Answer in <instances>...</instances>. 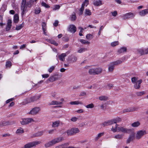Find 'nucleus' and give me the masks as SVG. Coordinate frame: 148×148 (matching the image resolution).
Masks as SVG:
<instances>
[{
	"label": "nucleus",
	"mask_w": 148,
	"mask_h": 148,
	"mask_svg": "<svg viewBox=\"0 0 148 148\" xmlns=\"http://www.w3.org/2000/svg\"><path fill=\"white\" fill-rule=\"evenodd\" d=\"M129 130L123 127H120L118 128V132H121L123 133H127Z\"/></svg>",
	"instance_id": "dca6fc26"
},
{
	"label": "nucleus",
	"mask_w": 148,
	"mask_h": 148,
	"mask_svg": "<svg viewBox=\"0 0 148 148\" xmlns=\"http://www.w3.org/2000/svg\"><path fill=\"white\" fill-rule=\"evenodd\" d=\"M88 73L90 75H96L95 68H92L89 69Z\"/></svg>",
	"instance_id": "c85d7f7f"
},
{
	"label": "nucleus",
	"mask_w": 148,
	"mask_h": 148,
	"mask_svg": "<svg viewBox=\"0 0 148 148\" xmlns=\"http://www.w3.org/2000/svg\"><path fill=\"white\" fill-rule=\"evenodd\" d=\"M62 103V102H59L56 101H53L49 103V105H60Z\"/></svg>",
	"instance_id": "412c9836"
},
{
	"label": "nucleus",
	"mask_w": 148,
	"mask_h": 148,
	"mask_svg": "<svg viewBox=\"0 0 148 148\" xmlns=\"http://www.w3.org/2000/svg\"><path fill=\"white\" fill-rule=\"evenodd\" d=\"M48 42H50L52 44H53L56 46H57L58 44L54 40L52 39H48L47 40Z\"/></svg>",
	"instance_id": "79ce46f5"
},
{
	"label": "nucleus",
	"mask_w": 148,
	"mask_h": 148,
	"mask_svg": "<svg viewBox=\"0 0 148 148\" xmlns=\"http://www.w3.org/2000/svg\"><path fill=\"white\" fill-rule=\"evenodd\" d=\"M77 119V118L75 117H72L71 119V120L73 122L76 121Z\"/></svg>",
	"instance_id": "0e129e2a"
},
{
	"label": "nucleus",
	"mask_w": 148,
	"mask_h": 148,
	"mask_svg": "<svg viewBox=\"0 0 148 148\" xmlns=\"http://www.w3.org/2000/svg\"><path fill=\"white\" fill-rule=\"evenodd\" d=\"M40 110L39 107H35L32 108L28 113L29 114L34 115L37 114Z\"/></svg>",
	"instance_id": "6e6552de"
},
{
	"label": "nucleus",
	"mask_w": 148,
	"mask_h": 148,
	"mask_svg": "<svg viewBox=\"0 0 148 148\" xmlns=\"http://www.w3.org/2000/svg\"><path fill=\"white\" fill-rule=\"evenodd\" d=\"M79 41L82 44L84 45L89 44L90 42L88 41L83 39H79Z\"/></svg>",
	"instance_id": "cd10ccee"
},
{
	"label": "nucleus",
	"mask_w": 148,
	"mask_h": 148,
	"mask_svg": "<svg viewBox=\"0 0 148 148\" xmlns=\"http://www.w3.org/2000/svg\"><path fill=\"white\" fill-rule=\"evenodd\" d=\"M145 94V92L143 91L141 92H136V94L138 96H140L143 95Z\"/></svg>",
	"instance_id": "603ef678"
},
{
	"label": "nucleus",
	"mask_w": 148,
	"mask_h": 148,
	"mask_svg": "<svg viewBox=\"0 0 148 148\" xmlns=\"http://www.w3.org/2000/svg\"><path fill=\"white\" fill-rule=\"evenodd\" d=\"M99 99L101 101H106L108 100V97L105 95H101L98 97Z\"/></svg>",
	"instance_id": "2eb2a0df"
},
{
	"label": "nucleus",
	"mask_w": 148,
	"mask_h": 148,
	"mask_svg": "<svg viewBox=\"0 0 148 148\" xmlns=\"http://www.w3.org/2000/svg\"><path fill=\"white\" fill-rule=\"evenodd\" d=\"M12 21L11 20L9 19L8 21L7 25L5 28V30L7 31H9L11 28L12 26Z\"/></svg>",
	"instance_id": "ddd939ff"
},
{
	"label": "nucleus",
	"mask_w": 148,
	"mask_h": 148,
	"mask_svg": "<svg viewBox=\"0 0 148 148\" xmlns=\"http://www.w3.org/2000/svg\"><path fill=\"white\" fill-rule=\"evenodd\" d=\"M77 60V57L75 56H73L69 58V60L71 62L73 63L76 62Z\"/></svg>",
	"instance_id": "6ab92c4d"
},
{
	"label": "nucleus",
	"mask_w": 148,
	"mask_h": 148,
	"mask_svg": "<svg viewBox=\"0 0 148 148\" xmlns=\"http://www.w3.org/2000/svg\"><path fill=\"white\" fill-rule=\"evenodd\" d=\"M34 122V120L32 118L22 119L20 121V123L22 125L27 124Z\"/></svg>",
	"instance_id": "423d86ee"
},
{
	"label": "nucleus",
	"mask_w": 148,
	"mask_h": 148,
	"mask_svg": "<svg viewBox=\"0 0 148 148\" xmlns=\"http://www.w3.org/2000/svg\"><path fill=\"white\" fill-rule=\"evenodd\" d=\"M40 143L39 141H35L31 142L25 144L24 147L21 148H31Z\"/></svg>",
	"instance_id": "39448f33"
},
{
	"label": "nucleus",
	"mask_w": 148,
	"mask_h": 148,
	"mask_svg": "<svg viewBox=\"0 0 148 148\" xmlns=\"http://www.w3.org/2000/svg\"><path fill=\"white\" fill-rule=\"evenodd\" d=\"M123 62V61H122L121 60H118L116 61H115L114 62H112V63L114 66H117L120 64H121Z\"/></svg>",
	"instance_id": "5701e85b"
},
{
	"label": "nucleus",
	"mask_w": 148,
	"mask_h": 148,
	"mask_svg": "<svg viewBox=\"0 0 148 148\" xmlns=\"http://www.w3.org/2000/svg\"><path fill=\"white\" fill-rule=\"evenodd\" d=\"M69 144L68 143H66L56 146L55 148H79V147L69 146Z\"/></svg>",
	"instance_id": "0eeeda50"
},
{
	"label": "nucleus",
	"mask_w": 148,
	"mask_h": 148,
	"mask_svg": "<svg viewBox=\"0 0 148 148\" xmlns=\"http://www.w3.org/2000/svg\"><path fill=\"white\" fill-rule=\"evenodd\" d=\"M24 26V23L23 22L22 24L17 26L16 27V29L17 30H18L21 29Z\"/></svg>",
	"instance_id": "ea45409f"
},
{
	"label": "nucleus",
	"mask_w": 148,
	"mask_h": 148,
	"mask_svg": "<svg viewBox=\"0 0 148 148\" xmlns=\"http://www.w3.org/2000/svg\"><path fill=\"white\" fill-rule=\"evenodd\" d=\"M12 64L10 61H7L6 63V66L7 67H10L11 66Z\"/></svg>",
	"instance_id": "bf43d9fd"
},
{
	"label": "nucleus",
	"mask_w": 148,
	"mask_h": 148,
	"mask_svg": "<svg viewBox=\"0 0 148 148\" xmlns=\"http://www.w3.org/2000/svg\"><path fill=\"white\" fill-rule=\"evenodd\" d=\"M84 14L86 16H89L91 15L92 13L89 10L86 9L84 11Z\"/></svg>",
	"instance_id": "72a5a7b5"
},
{
	"label": "nucleus",
	"mask_w": 148,
	"mask_h": 148,
	"mask_svg": "<svg viewBox=\"0 0 148 148\" xmlns=\"http://www.w3.org/2000/svg\"><path fill=\"white\" fill-rule=\"evenodd\" d=\"M121 121V119L120 118L118 117L110 120V121L109 122V123H110V124H111V125H112L114 123H116V124L117 123H118Z\"/></svg>",
	"instance_id": "9d476101"
},
{
	"label": "nucleus",
	"mask_w": 148,
	"mask_h": 148,
	"mask_svg": "<svg viewBox=\"0 0 148 148\" xmlns=\"http://www.w3.org/2000/svg\"><path fill=\"white\" fill-rule=\"evenodd\" d=\"M79 132V130L77 128H73L70 130H68L67 133L68 136H72L75 135Z\"/></svg>",
	"instance_id": "20e7f679"
},
{
	"label": "nucleus",
	"mask_w": 148,
	"mask_h": 148,
	"mask_svg": "<svg viewBox=\"0 0 148 148\" xmlns=\"http://www.w3.org/2000/svg\"><path fill=\"white\" fill-rule=\"evenodd\" d=\"M112 15L114 16H115L117 15V13L116 11H114V12H111Z\"/></svg>",
	"instance_id": "69168bd1"
},
{
	"label": "nucleus",
	"mask_w": 148,
	"mask_h": 148,
	"mask_svg": "<svg viewBox=\"0 0 148 148\" xmlns=\"http://www.w3.org/2000/svg\"><path fill=\"white\" fill-rule=\"evenodd\" d=\"M137 53L141 55H144L143 53V49H139L137 50Z\"/></svg>",
	"instance_id": "a18cd8bd"
},
{
	"label": "nucleus",
	"mask_w": 148,
	"mask_h": 148,
	"mask_svg": "<svg viewBox=\"0 0 148 148\" xmlns=\"http://www.w3.org/2000/svg\"><path fill=\"white\" fill-rule=\"evenodd\" d=\"M77 17L75 13H73L72 14L70 17V20L72 21H74L76 19Z\"/></svg>",
	"instance_id": "473e14b6"
},
{
	"label": "nucleus",
	"mask_w": 148,
	"mask_h": 148,
	"mask_svg": "<svg viewBox=\"0 0 148 148\" xmlns=\"http://www.w3.org/2000/svg\"><path fill=\"white\" fill-rule=\"evenodd\" d=\"M62 139V137H58L55 138L51 140L46 143L45 146L46 148H48L52 146L55 144L61 141Z\"/></svg>",
	"instance_id": "f03ea898"
},
{
	"label": "nucleus",
	"mask_w": 148,
	"mask_h": 148,
	"mask_svg": "<svg viewBox=\"0 0 148 148\" xmlns=\"http://www.w3.org/2000/svg\"><path fill=\"white\" fill-rule=\"evenodd\" d=\"M41 5L42 6L46 8H49L50 7V6L48 4H47L43 2L41 3Z\"/></svg>",
	"instance_id": "4d7b16f0"
},
{
	"label": "nucleus",
	"mask_w": 148,
	"mask_h": 148,
	"mask_svg": "<svg viewBox=\"0 0 148 148\" xmlns=\"http://www.w3.org/2000/svg\"><path fill=\"white\" fill-rule=\"evenodd\" d=\"M69 31L71 32L74 33L76 31V27L73 25H70L69 27Z\"/></svg>",
	"instance_id": "4468645a"
},
{
	"label": "nucleus",
	"mask_w": 148,
	"mask_h": 148,
	"mask_svg": "<svg viewBox=\"0 0 148 148\" xmlns=\"http://www.w3.org/2000/svg\"><path fill=\"white\" fill-rule=\"evenodd\" d=\"M114 69V66L112 62L108 65V70L109 72H112Z\"/></svg>",
	"instance_id": "a878e982"
},
{
	"label": "nucleus",
	"mask_w": 148,
	"mask_h": 148,
	"mask_svg": "<svg viewBox=\"0 0 148 148\" xmlns=\"http://www.w3.org/2000/svg\"><path fill=\"white\" fill-rule=\"evenodd\" d=\"M58 23H59V22L58 21H57V20L55 21V22L53 24L54 26L55 27H57L58 25Z\"/></svg>",
	"instance_id": "774afa93"
},
{
	"label": "nucleus",
	"mask_w": 148,
	"mask_h": 148,
	"mask_svg": "<svg viewBox=\"0 0 148 148\" xmlns=\"http://www.w3.org/2000/svg\"><path fill=\"white\" fill-rule=\"evenodd\" d=\"M119 125L116 124L114 126H112L111 129V130L113 132H118V128H119L120 127H118Z\"/></svg>",
	"instance_id": "aec40b11"
},
{
	"label": "nucleus",
	"mask_w": 148,
	"mask_h": 148,
	"mask_svg": "<svg viewBox=\"0 0 148 148\" xmlns=\"http://www.w3.org/2000/svg\"><path fill=\"white\" fill-rule=\"evenodd\" d=\"M93 4L94 5L97 6H99L102 4L101 1L100 0H94Z\"/></svg>",
	"instance_id": "f3484780"
},
{
	"label": "nucleus",
	"mask_w": 148,
	"mask_h": 148,
	"mask_svg": "<svg viewBox=\"0 0 148 148\" xmlns=\"http://www.w3.org/2000/svg\"><path fill=\"white\" fill-rule=\"evenodd\" d=\"M19 20V17L18 14H16L14 17V21L15 23H17Z\"/></svg>",
	"instance_id": "2f4dec72"
},
{
	"label": "nucleus",
	"mask_w": 148,
	"mask_h": 148,
	"mask_svg": "<svg viewBox=\"0 0 148 148\" xmlns=\"http://www.w3.org/2000/svg\"><path fill=\"white\" fill-rule=\"evenodd\" d=\"M110 121V120L108 121L107 122H104L103 123H102L101 124L102 126L105 127L106 126H107L108 125H111V124H110V123H109V122Z\"/></svg>",
	"instance_id": "de8ad7c7"
},
{
	"label": "nucleus",
	"mask_w": 148,
	"mask_h": 148,
	"mask_svg": "<svg viewBox=\"0 0 148 148\" xmlns=\"http://www.w3.org/2000/svg\"><path fill=\"white\" fill-rule=\"evenodd\" d=\"M93 38V35L90 34H88L86 36V38L88 40H90Z\"/></svg>",
	"instance_id": "49530a36"
},
{
	"label": "nucleus",
	"mask_w": 148,
	"mask_h": 148,
	"mask_svg": "<svg viewBox=\"0 0 148 148\" xmlns=\"http://www.w3.org/2000/svg\"><path fill=\"white\" fill-rule=\"evenodd\" d=\"M140 123L139 121L135 122L131 124V126L134 127H137L140 125Z\"/></svg>",
	"instance_id": "7c9ffc66"
},
{
	"label": "nucleus",
	"mask_w": 148,
	"mask_h": 148,
	"mask_svg": "<svg viewBox=\"0 0 148 148\" xmlns=\"http://www.w3.org/2000/svg\"><path fill=\"white\" fill-rule=\"evenodd\" d=\"M86 95V92H80L79 96H84Z\"/></svg>",
	"instance_id": "338daca9"
},
{
	"label": "nucleus",
	"mask_w": 148,
	"mask_h": 148,
	"mask_svg": "<svg viewBox=\"0 0 148 148\" xmlns=\"http://www.w3.org/2000/svg\"><path fill=\"white\" fill-rule=\"evenodd\" d=\"M123 134H117L114 136L113 138L119 140H121L123 138Z\"/></svg>",
	"instance_id": "393cba45"
},
{
	"label": "nucleus",
	"mask_w": 148,
	"mask_h": 148,
	"mask_svg": "<svg viewBox=\"0 0 148 148\" xmlns=\"http://www.w3.org/2000/svg\"><path fill=\"white\" fill-rule=\"evenodd\" d=\"M55 68V66H52L48 69V71L50 73H51L54 70Z\"/></svg>",
	"instance_id": "052dcab7"
},
{
	"label": "nucleus",
	"mask_w": 148,
	"mask_h": 148,
	"mask_svg": "<svg viewBox=\"0 0 148 148\" xmlns=\"http://www.w3.org/2000/svg\"><path fill=\"white\" fill-rule=\"evenodd\" d=\"M2 20H3V18L2 17H1V22L0 23V26H1V27H3V26H4L5 25V24L4 23H3Z\"/></svg>",
	"instance_id": "e2e57ef3"
},
{
	"label": "nucleus",
	"mask_w": 148,
	"mask_h": 148,
	"mask_svg": "<svg viewBox=\"0 0 148 148\" xmlns=\"http://www.w3.org/2000/svg\"><path fill=\"white\" fill-rule=\"evenodd\" d=\"M24 132L23 129L21 127H20L17 130L16 133L17 134H20L23 133Z\"/></svg>",
	"instance_id": "f704fd0d"
},
{
	"label": "nucleus",
	"mask_w": 148,
	"mask_h": 148,
	"mask_svg": "<svg viewBox=\"0 0 148 148\" xmlns=\"http://www.w3.org/2000/svg\"><path fill=\"white\" fill-rule=\"evenodd\" d=\"M127 50V48L125 47H122L120 48L118 50V52L120 53L126 52Z\"/></svg>",
	"instance_id": "c9c22d12"
},
{
	"label": "nucleus",
	"mask_w": 148,
	"mask_h": 148,
	"mask_svg": "<svg viewBox=\"0 0 148 148\" xmlns=\"http://www.w3.org/2000/svg\"><path fill=\"white\" fill-rule=\"evenodd\" d=\"M10 124V123L9 121H4L0 123V126L2 127L9 125Z\"/></svg>",
	"instance_id": "bb28decb"
},
{
	"label": "nucleus",
	"mask_w": 148,
	"mask_h": 148,
	"mask_svg": "<svg viewBox=\"0 0 148 148\" xmlns=\"http://www.w3.org/2000/svg\"><path fill=\"white\" fill-rule=\"evenodd\" d=\"M84 9V7L82 6L80 8L79 12V15H81L82 14Z\"/></svg>",
	"instance_id": "5fc2aeb1"
},
{
	"label": "nucleus",
	"mask_w": 148,
	"mask_h": 148,
	"mask_svg": "<svg viewBox=\"0 0 148 148\" xmlns=\"http://www.w3.org/2000/svg\"><path fill=\"white\" fill-rule=\"evenodd\" d=\"M29 5H30V7L32 5H30L29 2L26 3V0H22L21 5V9L22 11L21 15L23 16L27 11V7H29Z\"/></svg>",
	"instance_id": "f257e3e1"
},
{
	"label": "nucleus",
	"mask_w": 148,
	"mask_h": 148,
	"mask_svg": "<svg viewBox=\"0 0 148 148\" xmlns=\"http://www.w3.org/2000/svg\"><path fill=\"white\" fill-rule=\"evenodd\" d=\"M135 14L131 12H129L122 15L121 17L124 20L133 18Z\"/></svg>",
	"instance_id": "7ed1b4c3"
},
{
	"label": "nucleus",
	"mask_w": 148,
	"mask_h": 148,
	"mask_svg": "<svg viewBox=\"0 0 148 148\" xmlns=\"http://www.w3.org/2000/svg\"><path fill=\"white\" fill-rule=\"evenodd\" d=\"M146 134V132L145 130H140L137 132L136 136V139H139L143 136Z\"/></svg>",
	"instance_id": "1a4fd4ad"
},
{
	"label": "nucleus",
	"mask_w": 148,
	"mask_h": 148,
	"mask_svg": "<svg viewBox=\"0 0 148 148\" xmlns=\"http://www.w3.org/2000/svg\"><path fill=\"white\" fill-rule=\"evenodd\" d=\"M66 53H62L61 55L58 56L59 59L62 61H64V60L65 57L66 56Z\"/></svg>",
	"instance_id": "b1692460"
},
{
	"label": "nucleus",
	"mask_w": 148,
	"mask_h": 148,
	"mask_svg": "<svg viewBox=\"0 0 148 148\" xmlns=\"http://www.w3.org/2000/svg\"><path fill=\"white\" fill-rule=\"evenodd\" d=\"M41 11L40 8H36L34 10V13L35 14H39Z\"/></svg>",
	"instance_id": "c03bdc74"
},
{
	"label": "nucleus",
	"mask_w": 148,
	"mask_h": 148,
	"mask_svg": "<svg viewBox=\"0 0 148 148\" xmlns=\"http://www.w3.org/2000/svg\"><path fill=\"white\" fill-rule=\"evenodd\" d=\"M104 134V132H102L98 134L97 136L95 138V140H98L99 138L101 137V136H103Z\"/></svg>",
	"instance_id": "58836bf2"
},
{
	"label": "nucleus",
	"mask_w": 148,
	"mask_h": 148,
	"mask_svg": "<svg viewBox=\"0 0 148 148\" xmlns=\"http://www.w3.org/2000/svg\"><path fill=\"white\" fill-rule=\"evenodd\" d=\"M49 80L50 82H53L55 81L58 79L57 77H56L54 76H51L49 79Z\"/></svg>",
	"instance_id": "a19ab883"
},
{
	"label": "nucleus",
	"mask_w": 148,
	"mask_h": 148,
	"mask_svg": "<svg viewBox=\"0 0 148 148\" xmlns=\"http://www.w3.org/2000/svg\"><path fill=\"white\" fill-rule=\"evenodd\" d=\"M85 107L88 108H92L94 107V105L91 103L85 106Z\"/></svg>",
	"instance_id": "6e6d98bb"
},
{
	"label": "nucleus",
	"mask_w": 148,
	"mask_h": 148,
	"mask_svg": "<svg viewBox=\"0 0 148 148\" xmlns=\"http://www.w3.org/2000/svg\"><path fill=\"white\" fill-rule=\"evenodd\" d=\"M143 53L144 55L148 54V48L143 49Z\"/></svg>",
	"instance_id": "680f3d73"
},
{
	"label": "nucleus",
	"mask_w": 148,
	"mask_h": 148,
	"mask_svg": "<svg viewBox=\"0 0 148 148\" xmlns=\"http://www.w3.org/2000/svg\"><path fill=\"white\" fill-rule=\"evenodd\" d=\"M134 134H132L129 136V138L126 140L127 143H129L130 142L132 141L134 139Z\"/></svg>",
	"instance_id": "4be33fe9"
},
{
	"label": "nucleus",
	"mask_w": 148,
	"mask_h": 148,
	"mask_svg": "<svg viewBox=\"0 0 148 148\" xmlns=\"http://www.w3.org/2000/svg\"><path fill=\"white\" fill-rule=\"evenodd\" d=\"M148 13V10L145 9L140 11L139 12V15L141 16H144Z\"/></svg>",
	"instance_id": "a211bd4d"
},
{
	"label": "nucleus",
	"mask_w": 148,
	"mask_h": 148,
	"mask_svg": "<svg viewBox=\"0 0 148 148\" xmlns=\"http://www.w3.org/2000/svg\"><path fill=\"white\" fill-rule=\"evenodd\" d=\"M89 3V1L88 0H85L83 2L82 6L84 7V6L86 7Z\"/></svg>",
	"instance_id": "8fccbe9b"
},
{
	"label": "nucleus",
	"mask_w": 148,
	"mask_h": 148,
	"mask_svg": "<svg viewBox=\"0 0 148 148\" xmlns=\"http://www.w3.org/2000/svg\"><path fill=\"white\" fill-rule=\"evenodd\" d=\"M138 78L134 77L131 78V80L132 83L133 84L136 83L138 80Z\"/></svg>",
	"instance_id": "3c124183"
},
{
	"label": "nucleus",
	"mask_w": 148,
	"mask_h": 148,
	"mask_svg": "<svg viewBox=\"0 0 148 148\" xmlns=\"http://www.w3.org/2000/svg\"><path fill=\"white\" fill-rule=\"evenodd\" d=\"M87 50V49L85 48H80L78 50V52L79 53H81L83 52H85Z\"/></svg>",
	"instance_id": "4c0bfd02"
},
{
	"label": "nucleus",
	"mask_w": 148,
	"mask_h": 148,
	"mask_svg": "<svg viewBox=\"0 0 148 148\" xmlns=\"http://www.w3.org/2000/svg\"><path fill=\"white\" fill-rule=\"evenodd\" d=\"M70 103L71 105H78L79 104H82V102L78 101L71 102H70Z\"/></svg>",
	"instance_id": "37998d69"
},
{
	"label": "nucleus",
	"mask_w": 148,
	"mask_h": 148,
	"mask_svg": "<svg viewBox=\"0 0 148 148\" xmlns=\"http://www.w3.org/2000/svg\"><path fill=\"white\" fill-rule=\"evenodd\" d=\"M96 75H98L101 73L102 71V69L100 68H95Z\"/></svg>",
	"instance_id": "c756f323"
},
{
	"label": "nucleus",
	"mask_w": 148,
	"mask_h": 148,
	"mask_svg": "<svg viewBox=\"0 0 148 148\" xmlns=\"http://www.w3.org/2000/svg\"><path fill=\"white\" fill-rule=\"evenodd\" d=\"M60 6L59 5H56L54 6L53 10H56L60 9Z\"/></svg>",
	"instance_id": "13d9d810"
},
{
	"label": "nucleus",
	"mask_w": 148,
	"mask_h": 148,
	"mask_svg": "<svg viewBox=\"0 0 148 148\" xmlns=\"http://www.w3.org/2000/svg\"><path fill=\"white\" fill-rule=\"evenodd\" d=\"M60 123V122L59 121H56L53 122L52 126L54 127H58L59 126Z\"/></svg>",
	"instance_id": "e433bc0d"
},
{
	"label": "nucleus",
	"mask_w": 148,
	"mask_h": 148,
	"mask_svg": "<svg viewBox=\"0 0 148 148\" xmlns=\"http://www.w3.org/2000/svg\"><path fill=\"white\" fill-rule=\"evenodd\" d=\"M119 42L118 41H114L112 42L111 43V45L112 47H114L119 45Z\"/></svg>",
	"instance_id": "09e8293b"
},
{
	"label": "nucleus",
	"mask_w": 148,
	"mask_h": 148,
	"mask_svg": "<svg viewBox=\"0 0 148 148\" xmlns=\"http://www.w3.org/2000/svg\"><path fill=\"white\" fill-rule=\"evenodd\" d=\"M138 108L134 107L129 108L124 110L123 111V112H130L136 111Z\"/></svg>",
	"instance_id": "9b49d317"
},
{
	"label": "nucleus",
	"mask_w": 148,
	"mask_h": 148,
	"mask_svg": "<svg viewBox=\"0 0 148 148\" xmlns=\"http://www.w3.org/2000/svg\"><path fill=\"white\" fill-rule=\"evenodd\" d=\"M142 82V80L140 79L134 83V87L136 89H139L140 88V84Z\"/></svg>",
	"instance_id": "f8f14e48"
},
{
	"label": "nucleus",
	"mask_w": 148,
	"mask_h": 148,
	"mask_svg": "<svg viewBox=\"0 0 148 148\" xmlns=\"http://www.w3.org/2000/svg\"><path fill=\"white\" fill-rule=\"evenodd\" d=\"M28 99L29 100V102H30L34 101L36 100H37V98L36 97H33L30 98Z\"/></svg>",
	"instance_id": "864d4df0"
}]
</instances>
